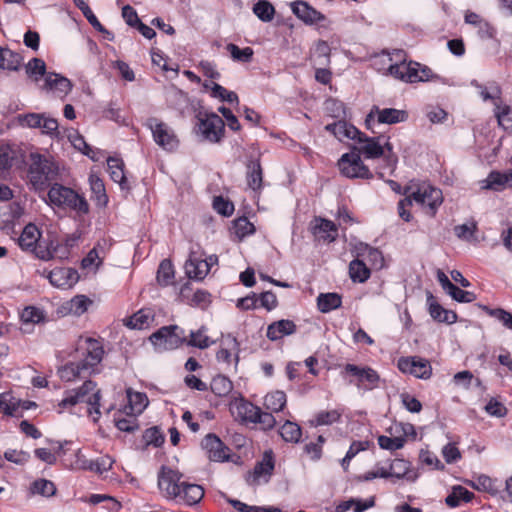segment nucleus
<instances>
[{
	"instance_id": "nucleus-12",
	"label": "nucleus",
	"mask_w": 512,
	"mask_h": 512,
	"mask_svg": "<svg viewBox=\"0 0 512 512\" xmlns=\"http://www.w3.org/2000/svg\"><path fill=\"white\" fill-rule=\"evenodd\" d=\"M274 469V459L272 451H266L262 460L256 463L254 469L247 473L246 482L250 486H256L260 483H267Z\"/></svg>"
},
{
	"instance_id": "nucleus-38",
	"label": "nucleus",
	"mask_w": 512,
	"mask_h": 512,
	"mask_svg": "<svg viewBox=\"0 0 512 512\" xmlns=\"http://www.w3.org/2000/svg\"><path fill=\"white\" fill-rule=\"evenodd\" d=\"M108 172L110 174L111 179L119 183L122 187L126 183V178L124 174V163L121 159L116 157H109L107 159Z\"/></svg>"
},
{
	"instance_id": "nucleus-37",
	"label": "nucleus",
	"mask_w": 512,
	"mask_h": 512,
	"mask_svg": "<svg viewBox=\"0 0 512 512\" xmlns=\"http://www.w3.org/2000/svg\"><path fill=\"white\" fill-rule=\"evenodd\" d=\"M349 275L353 282L363 283L370 277V269L359 259H355L349 264Z\"/></svg>"
},
{
	"instance_id": "nucleus-54",
	"label": "nucleus",
	"mask_w": 512,
	"mask_h": 512,
	"mask_svg": "<svg viewBox=\"0 0 512 512\" xmlns=\"http://www.w3.org/2000/svg\"><path fill=\"white\" fill-rule=\"evenodd\" d=\"M32 493L45 497H51L56 493V487L52 481L39 479L33 482L31 486Z\"/></svg>"
},
{
	"instance_id": "nucleus-51",
	"label": "nucleus",
	"mask_w": 512,
	"mask_h": 512,
	"mask_svg": "<svg viewBox=\"0 0 512 512\" xmlns=\"http://www.w3.org/2000/svg\"><path fill=\"white\" fill-rule=\"evenodd\" d=\"M21 320L24 324H38L45 320V314L43 310L37 307L28 306L23 309Z\"/></svg>"
},
{
	"instance_id": "nucleus-48",
	"label": "nucleus",
	"mask_w": 512,
	"mask_h": 512,
	"mask_svg": "<svg viewBox=\"0 0 512 512\" xmlns=\"http://www.w3.org/2000/svg\"><path fill=\"white\" fill-rule=\"evenodd\" d=\"M174 269L170 260L161 261L157 271V281L162 286H167L173 282Z\"/></svg>"
},
{
	"instance_id": "nucleus-1",
	"label": "nucleus",
	"mask_w": 512,
	"mask_h": 512,
	"mask_svg": "<svg viewBox=\"0 0 512 512\" xmlns=\"http://www.w3.org/2000/svg\"><path fill=\"white\" fill-rule=\"evenodd\" d=\"M26 180L35 191H43L52 181L61 179L58 162L39 153H31L26 163Z\"/></svg>"
},
{
	"instance_id": "nucleus-52",
	"label": "nucleus",
	"mask_w": 512,
	"mask_h": 512,
	"mask_svg": "<svg viewBox=\"0 0 512 512\" xmlns=\"http://www.w3.org/2000/svg\"><path fill=\"white\" fill-rule=\"evenodd\" d=\"M253 12L260 20L269 22L274 17L275 9L268 1L261 0L254 5Z\"/></svg>"
},
{
	"instance_id": "nucleus-32",
	"label": "nucleus",
	"mask_w": 512,
	"mask_h": 512,
	"mask_svg": "<svg viewBox=\"0 0 512 512\" xmlns=\"http://www.w3.org/2000/svg\"><path fill=\"white\" fill-rule=\"evenodd\" d=\"M89 184L93 194L92 197L96 201V204L100 207L106 206L108 203V196L102 179L97 175L92 174L89 177Z\"/></svg>"
},
{
	"instance_id": "nucleus-17",
	"label": "nucleus",
	"mask_w": 512,
	"mask_h": 512,
	"mask_svg": "<svg viewBox=\"0 0 512 512\" xmlns=\"http://www.w3.org/2000/svg\"><path fill=\"white\" fill-rule=\"evenodd\" d=\"M356 139L361 144L358 149H354L359 155L364 154L366 158H378L383 155L380 137L370 138L361 132L360 135H357Z\"/></svg>"
},
{
	"instance_id": "nucleus-57",
	"label": "nucleus",
	"mask_w": 512,
	"mask_h": 512,
	"mask_svg": "<svg viewBox=\"0 0 512 512\" xmlns=\"http://www.w3.org/2000/svg\"><path fill=\"white\" fill-rule=\"evenodd\" d=\"M477 231V225L475 222L465 223L462 225L455 226V235L462 240L472 241L476 240L475 232Z\"/></svg>"
},
{
	"instance_id": "nucleus-63",
	"label": "nucleus",
	"mask_w": 512,
	"mask_h": 512,
	"mask_svg": "<svg viewBox=\"0 0 512 512\" xmlns=\"http://www.w3.org/2000/svg\"><path fill=\"white\" fill-rule=\"evenodd\" d=\"M18 406L14 398L8 393L0 394V409L4 414L12 416L17 410Z\"/></svg>"
},
{
	"instance_id": "nucleus-24",
	"label": "nucleus",
	"mask_w": 512,
	"mask_h": 512,
	"mask_svg": "<svg viewBox=\"0 0 512 512\" xmlns=\"http://www.w3.org/2000/svg\"><path fill=\"white\" fill-rule=\"evenodd\" d=\"M296 332V325L293 321L282 319L271 323L267 327V337L271 341H276L284 336L291 335Z\"/></svg>"
},
{
	"instance_id": "nucleus-29",
	"label": "nucleus",
	"mask_w": 512,
	"mask_h": 512,
	"mask_svg": "<svg viewBox=\"0 0 512 512\" xmlns=\"http://www.w3.org/2000/svg\"><path fill=\"white\" fill-rule=\"evenodd\" d=\"M287 403L286 394L283 391H272L264 397V407L270 412H280L284 409Z\"/></svg>"
},
{
	"instance_id": "nucleus-56",
	"label": "nucleus",
	"mask_w": 512,
	"mask_h": 512,
	"mask_svg": "<svg viewBox=\"0 0 512 512\" xmlns=\"http://www.w3.org/2000/svg\"><path fill=\"white\" fill-rule=\"evenodd\" d=\"M340 417L341 413L336 409L330 411H320L317 413L315 420L312 421V424L315 426L331 425L337 422Z\"/></svg>"
},
{
	"instance_id": "nucleus-53",
	"label": "nucleus",
	"mask_w": 512,
	"mask_h": 512,
	"mask_svg": "<svg viewBox=\"0 0 512 512\" xmlns=\"http://www.w3.org/2000/svg\"><path fill=\"white\" fill-rule=\"evenodd\" d=\"M226 49L231 54L233 60L240 62H250L254 53L253 49L250 47L241 49L233 43H229L226 46Z\"/></svg>"
},
{
	"instance_id": "nucleus-40",
	"label": "nucleus",
	"mask_w": 512,
	"mask_h": 512,
	"mask_svg": "<svg viewBox=\"0 0 512 512\" xmlns=\"http://www.w3.org/2000/svg\"><path fill=\"white\" fill-rule=\"evenodd\" d=\"M330 52L331 49L327 42L318 41L313 52L312 60L315 66H327L330 63Z\"/></svg>"
},
{
	"instance_id": "nucleus-20",
	"label": "nucleus",
	"mask_w": 512,
	"mask_h": 512,
	"mask_svg": "<svg viewBox=\"0 0 512 512\" xmlns=\"http://www.w3.org/2000/svg\"><path fill=\"white\" fill-rule=\"evenodd\" d=\"M204 497V489L202 486L194 483L184 482L180 490V495L174 501L183 503L188 506L198 504Z\"/></svg>"
},
{
	"instance_id": "nucleus-33",
	"label": "nucleus",
	"mask_w": 512,
	"mask_h": 512,
	"mask_svg": "<svg viewBox=\"0 0 512 512\" xmlns=\"http://www.w3.org/2000/svg\"><path fill=\"white\" fill-rule=\"evenodd\" d=\"M154 321V314L150 309H141L130 317L127 325L133 329L148 328Z\"/></svg>"
},
{
	"instance_id": "nucleus-21",
	"label": "nucleus",
	"mask_w": 512,
	"mask_h": 512,
	"mask_svg": "<svg viewBox=\"0 0 512 512\" xmlns=\"http://www.w3.org/2000/svg\"><path fill=\"white\" fill-rule=\"evenodd\" d=\"M427 302L429 306V314L435 321L446 324H453L456 322L457 314L454 311L444 309L436 302L431 293L427 296Z\"/></svg>"
},
{
	"instance_id": "nucleus-35",
	"label": "nucleus",
	"mask_w": 512,
	"mask_h": 512,
	"mask_svg": "<svg viewBox=\"0 0 512 512\" xmlns=\"http://www.w3.org/2000/svg\"><path fill=\"white\" fill-rule=\"evenodd\" d=\"M58 373L62 380L70 382L84 377L87 374V370L84 369L80 362H70L59 369Z\"/></svg>"
},
{
	"instance_id": "nucleus-8",
	"label": "nucleus",
	"mask_w": 512,
	"mask_h": 512,
	"mask_svg": "<svg viewBox=\"0 0 512 512\" xmlns=\"http://www.w3.org/2000/svg\"><path fill=\"white\" fill-rule=\"evenodd\" d=\"M408 114L405 110L395 108H384L380 109L377 106H373L371 111L366 117L365 124L367 129L375 133L374 124H396L406 121Z\"/></svg>"
},
{
	"instance_id": "nucleus-61",
	"label": "nucleus",
	"mask_w": 512,
	"mask_h": 512,
	"mask_svg": "<svg viewBox=\"0 0 512 512\" xmlns=\"http://www.w3.org/2000/svg\"><path fill=\"white\" fill-rule=\"evenodd\" d=\"M127 396L133 409L142 411L148 405V398L146 394L140 392H132L127 390Z\"/></svg>"
},
{
	"instance_id": "nucleus-5",
	"label": "nucleus",
	"mask_w": 512,
	"mask_h": 512,
	"mask_svg": "<svg viewBox=\"0 0 512 512\" xmlns=\"http://www.w3.org/2000/svg\"><path fill=\"white\" fill-rule=\"evenodd\" d=\"M183 475L168 466H161L158 472V488L161 495L168 500H175L180 495V490L185 481Z\"/></svg>"
},
{
	"instance_id": "nucleus-44",
	"label": "nucleus",
	"mask_w": 512,
	"mask_h": 512,
	"mask_svg": "<svg viewBox=\"0 0 512 512\" xmlns=\"http://www.w3.org/2000/svg\"><path fill=\"white\" fill-rule=\"evenodd\" d=\"M112 465L113 460L108 455H105L94 461L84 460L80 467L82 469H87L102 474L103 472L111 469Z\"/></svg>"
},
{
	"instance_id": "nucleus-16",
	"label": "nucleus",
	"mask_w": 512,
	"mask_h": 512,
	"mask_svg": "<svg viewBox=\"0 0 512 512\" xmlns=\"http://www.w3.org/2000/svg\"><path fill=\"white\" fill-rule=\"evenodd\" d=\"M202 447L212 461L222 462L229 458L228 448L215 434H208L202 440Z\"/></svg>"
},
{
	"instance_id": "nucleus-47",
	"label": "nucleus",
	"mask_w": 512,
	"mask_h": 512,
	"mask_svg": "<svg viewBox=\"0 0 512 512\" xmlns=\"http://www.w3.org/2000/svg\"><path fill=\"white\" fill-rule=\"evenodd\" d=\"M25 71L29 77L33 78L34 81H38L41 77H46L48 74L46 73V64L40 58H32L25 65Z\"/></svg>"
},
{
	"instance_id": "nucleus-59",
	"label": "nucleus",
	"mask_w": 512,
	"mask_h": 512,
	"mask_svg": "<svg viewBox=\"0 0 512 512\" xmlns=\"http://www.w3.org/2000/svg\"><path fill=\"white\" fill-rule=\"evenodd\" d=\"M274 412L262 411L260 408L256 415L254 423L260 424L263 430H270L275 427L276 419L273 416Z\"/></svg>"
},
{
	"instance_id": "nucleus-7",
	"label": "nucleus",
	"mask_w": 512,
	"mask_h": 512,
	"mask_svg": "<svg viewBox=\"0 0 512 512\" xmlns=\"http://www.w3.org/2000/svg\"><path fill=\"white\" fill-rule=\"evenodd\" d=\"M338 167L341 174L347 178L369 179L372 177L369 168L363 163L359 153L355 150L343 154L338 160Z\"/></svg>"
},
{
	"instance_id": "nucleus-6",
	"label": "nucleus",
	"mask_w": 512,
	"mask_h": 512,
	"mask_svg": "<svg viewBox=\"0 0 512 512\" xmlns=\"http://www.w3.org/2000/svg\"><path fill=\"white\" fill-rule=\"evenodd\" d=\"M77 352L82 357L79 362L87 370V374H90L93 368L101 362L104 354L101 343L90 337L79 339Z\"/></svg>"
},
{
	"instance_id": "nucleus-42",
	"label": "nucleus",
	"mask_w": 512,
	"mask_h": 512,
	"mask_svg": "<svg viewBox=\"0 0 512 512\" xmlns=\"http://www.w3.org/2000/svg\"><path fill=\"white\" fill-rule=\"evenodd\" d=\"M205 88H211V95L214 98H219L221 101H227L229 103H239L237 94L233 91H229L218 83H204Z\"/></svg>"
},
{
	"instance_id": "nucleus-2",
	"label": "nucleus",
	"mask_w": 512,
	"mask_h": 512,
	"mask_svg": "<svg viewBox=\"0 0 512 512\" xmlns=\"http://www.w3.org/2000/svg\"><path fill=\"white\" fill-rule=\"evenodd\" d=\"M101 393L95 382L91 380L85 381L82 386L77 389L66 392L65 397L59 402L58 406L62 409L73 407L79 403H86L90 406L88 412L90 415L95 414L93 421L97 422L101 413L100 407Z\"/></svg>"
},
{
	"instance_id": "nucleus-25",
	"label": "nucleus",
	"mask_w": 512,
	"mask_h": 512,
	"mask_svg": "<svg viewBox=\"0 0 512 512\" xmlns=\"http://www.w3.org/2000/svg\"><path fill=\"white\" fill-rule=\"evenodd\" d=\"M485 188L500 191L506 187H512V170L506 172H491L485 180Z\"/></svg>"
},
{
	"instance_id": "nucleus-22",
	"label": "nucleus",
	"mask_w": 512,
	"mask_h": 512,
	"mask_svg": "<svg viewBox=\"0 0 512 512\" xmlns=\"http://www.w3.org/2000/svg\"><path fill=\"white\" fill-rule=\"evenodd\" d=\"M316 224L313 227V234L316 239L324 242H333L337 235V226L330 220L316 218Z\"/></svg>"
},
{
	"instance_id": "nucleus-26",
	"label": "nucleus",
	"mask_w": 512,
	"mask_h": 512,
	"mask_svg": "<svg viewBox=\"0 0 512 512\" xmlns=\"http://www.w3.org/2000/svg\"><path fill=\"white\" fill-rule=\"evenodd\" d=\"M40 237L41 233L38 228L34 224L29 223L24 227L18 239V244L23 250L30 251L39 242Z\"/></svg>"
},
{
	"instance_id": "nucleus-30",
	"label": "nucleus",
	"mask_w": 512,
	"mask_h": 512,
	"mask_svg": "<svg viewBox=\"0 0 512 512\" xmlns=\"http://www.w3.org/2000/svg\"><path fill=\"white\" fill-rule=\"evenodd\" d=\"M184 343H186L188 346L203 350L213 345L215 341L211 340L207 335V328L205 326H201L198 330L191 331L189 334V339H186Z\"/></svg>"
},
{
	"instance_id": "nucleus-46",
	"label": "nucleus",
	"mask_w": 512,
	"mask_h": 512,
	"mask_svg": "<svg viewBox=\"0 0 512 512\" xmlns=\"http://www.w3.org/2000/svg\"><path fill=\"white\" fill-rule=\"evenodd\" d=\"M495 116L501 127L504 129L512 128V108L502 105L501 101H495Z\"/></svg>"
},
{
	"instance_id": "nucleus-60",
	"label": "nucleus",
	"mask_w": 512,
	"mask_h": 512,
	"mask_svg": "<svg viewBox=\"0 0 512 512\" xmlns=\"http://www.w3.org/2000/svg\"><path fill=\"white\" fill-rule=\"evenodd\" d=\"M405 439L403 437L390 438L387 436H379L378 444L382 449L386 450H398L404 446Z\"/></svg>"
},
{
	"instance_id": "nucleus-27",
	"label": "nucleus",
	"mask_w": 512,
	"mask_h": 512,
	"mask_svg": "<svg viewBox=\"0 0 512 512\" xmlns=\"http://www.w3.org/2000/svg\"><path fill=\"white\" fill-rule=\"evenodd\" d=\"M262 175L263 173L260 161L258 159L250 160L247 164L246 171V180L248 187L254 191L260 189L263 180Z\"/></svg>"
},
{
	"instance_id": "nucleus-45",
	"label": "nucleus",
	"mask_w": 512,
	"mask_h": 512,
	"mask_svg": "<svg viewBox=\"0 0 512 512\" xmlns=\"http://www.w3.org/2000/svg\"><path fill=\"white\" fill-rule=\"evenodd\" d=\"M365 255H366V258L368 259V261L371 262V264L374 267H376L378 269H381L383 267L384 258H383L382 253L378 249L372 248L366 244H360L358 256H365Z\"/></svg>"
},
{
	"instance_id": "nucleus-64",
	"label": "nucleus",
	"mask_w": 512,
	"mask_h": 512,
	"mask_svg": "<svg viewBox=\"0 0 512 512\" xmlns=\"http://www.w3.org/2000/svg\"><path fill=\"white\" fill-rule=\"evenodd\" d=\"M213 208L223 216H230L234 211V205L221 196L214 198Z\"/></svg>"
},
{
	"instance_id": "nucleus-3",
	"label": "nucleus",
	"mask_w": 512,
	"mask_h": 512,
	"mask_svg": "<svg viewBox=\"0 0 512 512\" xmlns=\"http://www.w3.org/2000/svg\"><path fill=\"white\" fill-rule=\"evenodd\" d=\"M49 202L57 207L70 209L78 215H85L89 212L87 200L69 187L61 184H53L48 191Z\"/></svg>"
},
{
	"instance_id": "nucleus-41",
	"label": "nucleus",
	"mask_w": 512,
	"mask_h": 512,
	"mask_svg": "<svg viewBox=\"0 0 512 512\" xmlns=\"http://www.w3.org/2000/svg\"><path fill=\"white\" fill-rule=\"evenodd\" d=\"M317 305L321 312L327 313L341 306V297L337 293L320 294Z\"/></svg>"
},
{
	"instance_id": "nucleus-58",
	"label": "nucleus",
	"mask_w": 512,
	"mask_h": 512,
	"mask_svg": "<svg viewBox=\"0 0 512 512\" xmlns=\"http://www.w3.org/2000/svg\"><path fill=\"white\" fill-rule=\"evenodd\" d=\"M412 189V185L408 186L404 190L406 197L398 202V214L406 222H409L412 218L409 208L412 205V198H410L409 191Z\"/></svg>"
},
{
	"instance_id": "nucleus-50",
	"label": "nucleus",
	"mask_w": 512,
	"mask_h": 512,
	"mask_svg": "<svg viewBox=\"0 0 512 512\" xmlns=\"http://www.w3.org/2000/svg\"><path fill=\"white\" fill-rule=\"evenodd\" d=\"M361 132L354 127L346 123L345 121L336 122V129L333 135L342 141L344 138L347 139H356L357 135H360Z\"/></svg>"
},
{
	"instance_id": "nucleus-34",
	"label": "nucleus",
	"mask_w": 512,
	"mask_h": 512,
	"mask_svg": "<svg viewBox=\"0 0 512 512\" xmlns=\"http://www.w3.org/2000/svg\"><path fill=\"white\" fill-rule=\"evenodd\" d=\"M185 270L189 278L202 280L209 273L207 263L196 258H190L185 263Z\"/></svg>"
},
{
	"instance_id": "nucleus-49",
	"label": "nucleus",
	"mask_w": 512,
	"mask_h": 512,
	"mask_svg": "<svg viewBox=\"0 0 512 512\" xmlns=\"http://www.w3.org/2000/svg\"><path fill=\"white\" fill-rule=\"evenodd\" d=\"M210 387L211 391L220 397L228 395L233 388L232 382L223 375L214 377L211 381Z\"/></svg>"
},
{
	"instance_id": "nucleus-39",
	"label": "nucleus",
	"mask_w": 512,
	"mask_h": 512,
	"mask_svg": "<svg viewBox=\"0 0 512 512\" xmlns=\"http://www.w3.org/2000/svg\"><path fill=\"white\" fill-rule=\"evenodd\" d=\"M473 493L462 486L453 487L451 493L446 497L445 502L449 507H457L461 502H469Z\"/></svg>"
},
{
	"instance_id": "nucleus-10",
	"label": "nucleus",
	"mask_w": 512,
	"mask_h": 512,
	"mask_svg": "<svg viewBox=\"0 0 512 512\" xmlns=\"http://www.w3.org/2000/svg\"><path fill=\"white\" fill-rule=\"evenodd\" d=\"M199 131L205 140L217 143L224 136L225 124L220 116L215 113L205 114L199 117Z\"/></svg>"
},
{
	"instance_id": "nucleus-15",
	"label": "nucleus",
	"mask_w": 512,
	"mask_h": 512,
	"mask_svg": "<svg viewBox=\"0 0 512 512\" xmlns=\"http://www.w3.org/2000/svg\"><path fill=\"white\" fill-rule=\"evenodd\" d=\"M345 370L357 378V386L365 390H371L378 386L380 376L370 367H359L347 364Z\"/></svg>"
},
{
	"instance_id": "nucleus-14",
	"label": "nucleus",
	"mask_w": 512,
	"mask_h": 512,
	"mask_svg": "<svg viewBox=\"0 0 512 512\" xmlns=\"http://www.w3.org/2000/svg\"><path fill=\"white\" fill-rule=\"evenodd\" d=\"M240 343L236 337L227 334L222 337L220 342V349L217 351L216 359L227 365L234 362L236 365L239 362Z\"/></svg>"
},
{
	"instance_id": "nucleus-18",
	"label": "nucleus",
	"mask_w": 512,
	"mask_h": 512,
	"mask_svg": "<svg viewBox=\"0 0 512 512\" xmlns=\"http://www.w3.org/2000/svg\"><path fill=\"white\" fill-rule=\"evenodd\" d=\"M43 89L64 97L71 91L72 83L66 77L50 72L45 77Z\"/></svg>"
},
{
	"instance_id": "nucleus-4",
	"label": "nucleus",
	"mask_w": 512,
	"mask_h": 512,
	"mask_svg": "<svg viewBox=\"0 0 512 512\" xmlns=\"http://www.w3.org/2000/svg\"><path fill=\"white\" fill-rule=\"evenodd\" d=\"M410 198L420 204L425 213L431 217L435 216L438 207L443 202L442 191L429 184L422 183L416 189L412 187L409 191Z\"/></svg>"
},
{
	"instance_id": "nucleus-19",
	"label": "nucleus",
	"mask_w": 512,
	"mask_h": 512,
	"mask_svg": "<svg viewBox=\"0 0 512 512\" xmlns=\"http://www.w3.org/2000/svg\"><path fill=\"white\" fill-rule=\"evenodd\" d=\"M291 10L297 18L306 24H314L324 19V16L311 7L305 1H295L291 3Z\"/></svg>"
},
{
	"instance_id": "nucleus-28",
	"label": "nucleus",
	"mask_w": 512,
	"mask_h": 512,
	"mask_svg": "<svg viewBox=\"0 0 512 512\" xmlns=\"http://www.w3.org/2000/svg\"><path fill=\"white\" fill-rule=\"evenodd\" d=\"M408 471V463L401 459L394 460L391 464L389 469L385 467H378L375 471L377 474V477L380 478H388V477H397L402 478L406 475Z\"/></svg>"
},
{
	"instance_id": "nucleus-31",
	"label": "nucleus",
	"mask_w": 512,
	"mask_h": 512,
	"mask_svg": "<svg viewBox=\"0 0 512 512\" xmlns=\"http://www.w3.org/2000/svg\"><path fill=\"white\" fill-rule=\"evenodd\" d=\"M22 57L8 48L0 47V69L16 71L20 67Z\"/></svg>"
},
{
	"instance_id": "nucleus-13",
	"label": "nucleus",
	"mask_w": 512,
	"mask_h": 512,
	"mask_svg": "<svg viewBox=\"0 0 512 512\" xmlns=\"http://www.w3.org/2000/svg\"><path fill=\"white\" fill-rule=\"evenodd\" d=\"M398 368L403 373L417 378L428 379L432 374L430 362L419 357H402L398 360Z\"/></svg>"
},
{
	"instance_id": "nucleus-11",
	"label": "nucleus",
	"mask_w": 512,
	"mask_h": 512,
	"mask_svg": "<svg viewBox=\"0 0 512 512\" xmlns=\"http://www.w3.org/2000/svg\"><path fill=\"white\" fill-rule=\"evenodd\" d=\"M179 327L176 325L164 326L150 336L151 342L164 350H172L179 347L186 341L185 337H181L177 331Z\"/></svg>"
},
{
	"instance_id": "nucleus-23",
	"label": "nucleus",
	"mask_w": 512,
	"mask_h": 512,
	"mask_svg": "<svg viewBox=\"0 0 512 512\" xmlns=\"http://www.w3.org/2000/svg\"><path fill=\"white\" fill-rule=\"evenodd\" d=\"M50 283L57 288H69L77 279L76 271L69 268H57L49 273Z\"/></svg>"
},
{
	"instance_id": "nucleus-36",
	"label": "nucleus",
	"mask_w": 512,
	"mask_h": 512,
	"mask_svg": "<svg viewBox=\"0 0 512 512\" xmlns=\"http://www.w3.org/2000/svg\"><path fill=\"white\" fill-rule=\"evenodd\" d=\"M238 417L241 418L244 422H255L256 415L258 413L259 407L255 406L249 401L240 400L238 402H235L234 405Z\"/></svg>"
},
{
	"instance_id": "nucleus-55",
	"label": "nucleus",
	"mask_w": 512,
	"mask_h": 512,
	"mask_svg": "<svg viewBox=\"0 0 512 512\" xmlns=\"http://www.w3.org/2000/svg\"><path fill=\"white\" fill-rule=\"evenodd\" d=\"M395 55H396L397 59L400 60V63L390 65V67L388 69L389 74L392 75L396 79L406 82L407 63L403 59V52L399 50L395 53Z\"/></svg>"
},
{
	"instance_id": "nucleus-9",
	"label": "nucleus",
	"mask_w": 512,
	"mask_h": 512,
	"mask_svg": "<svg viewBox=\"0 0 512 512\" xmlns=\"http://www.w3.org/2000/svg\"><path fill=\"white\" fill-rule=\"evenodd\" d=\"M147 125L152 132L154 141L160 147L167 151H172L177 148L178 139L174 131L166 123L156 118H150L147 121Z\"/></svg>"
},
{
	"instance_id": "nucleus-62",
	"label": "nucleus",
	"mask_w": 512,
	"mask_h": 512,
	"mask_svg": "<svg viewBox=\"0 0 512 512\" xmlns=\"http://www.w3.org/2000/svg\"><path fill=\"white\" fill-rule=\"evenodd\" d=\"M448 294L456 301L461 303H469L476 299L473 292L465 291L457 287L456 285L450 287Z\"/></svg>"
},
{
	"instance_id": "nucleus-43",
	"label": "nucleus",
	"mask_w": 512,
	"mask_h": 512,
	"mask_svg": "<svg viewBox=\"0 0 512 512\" xmlns=\"http://www.w3.org/2000/svg\"><path fill=\"white\" fill-rule=\"evenodd\" d=\"M280 435L286 442L297 443L301 438L302 431L298 424L287 420L280 428Z\"/></svg>"
}]
</instances>
